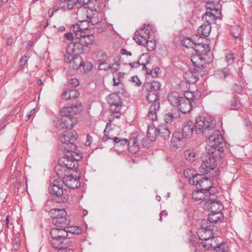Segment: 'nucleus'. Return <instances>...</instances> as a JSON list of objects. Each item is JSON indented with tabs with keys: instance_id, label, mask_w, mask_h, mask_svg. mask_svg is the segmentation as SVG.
<instances>
[{
	"instance_id": "nucleus-29",
	"label": "nucleus",
	"mask_w": 252,
	"mask_h": 252,
	"mask_svg": "<svg viewBox=\"0 0 252 252\" xmlns=\"http://www.w3.org/2000/svg\"><path fill=\"white\" fill-rule=\"evenodd\" d=\"M79 48H82V45L80 43L70 42L68 43V46L66 48V53L68 55L77 54L79 51H77V49H79Z\"/></svg>"
},
{
	"instance_id": "nucleus-48",
	"label": "nucleus",
	"mask_w": 252,
	"mask_h": 252,
	"mask_svg": "<svg viewBox=\"0 0 252 252\" xmlns=\"http://www.w3.org/2000/svg\"><path fill=\"white\" fill-rule=\"evenodd\" d=\"M91 38H92V36L85 35L83 34L81 36L80 41L81 42V45H82L83 43H85L86 45L92 44L93 43V40L91 39Z\"/></svg>"
},
{
	"instance_id": "nucleus-7",
	"label": "nucleus",
	"mask_w": 252,
	"mask_h": 252,
	"mask_svg": "<svg viewBox=\"0 0 252 252\" xmlns=\"http://www.w3.org/2000/svg\"><path fill=\"white\" fill-rule=\"evenodd\" d=\"M152 26L151 25H144L141 29L136 31L133 37V40L139 45L145 46L146 40L151 38L152 35L150 31Z\"/></svg>"
},
{
	"instance_id": "nucleus-28",
	"label": "nucleus",
	"mask_w": 252,
	"mask_h": 252,
	"mask_svg": "<svg viewBox=\"0 0 252 252\" xmlns=\"http://www.w3.org/2000/svg\"><path fill=\"white\" fill-rule=\"evenodd\" d=\"M49 214L50 217L52 218V220L54 219H57V218H59L61 216H67V213L64 209H51L50 210Z\"/></svg>"
},
{
	"instance_id": "nucleus-17",
	"label": "nucleus",
	"mask_w": 252,
	"mask_h": 252,
	"mask_svg": "<svg viewBox=\"0 0 252 252\" xmlns=\"http://www.w3.org/2000/svg\"><path fill=\"white\" fill-rule=\"evenodd\" d=\"M98 7H96L95 5L94 7H89V9L92 12V14L89 13L87 15V17L89 18L88 24L92 25H96L98 24L101 21V15L99 13L97 10Z\"/></svg>"
},
{
	"instance_id": "nucleus-24",
	"label": "nucleus",
	"mask_w": 252,
	"mask_h": 252,
	"mask_svg": "<svg viewBox=\"0 0 252 252\" xmlns=\"http://www.w3.org/2000/svg\"><path fill=\"white\" fill-rule=\"evenodd\" d=\"M158 135L164 139H167L169 138L170 131L168 126L163 124H161L157 126Z\"/></svg>"
},
{
	"instance_id": "nucleus-35",
	"label": "nucleus",
	"mask_w": 252,
	"mask_h": 252,
	"mask_svg": "<svg viewBox=\"0 0 252 252\" xmlns=\"http://www.w3.org/2000/svg\"><path fill=\"white\" fill-rule=\"evenodd\" d=\"M147 136L151 141H155L158 135L157 127L149 126L147 129Z\"/></svg>"
},
{
	"instance_id": "nucleus-13",
	"label": "nucleus",
	"mask_w": 252,
	"mask_h": 252,
	"mask_svg": "<svg viewBox=\"0 0 252 252\" xmlns=\"http://www.w3.org/2000/svg\"><path fill=\"white\" fill-rule=\"evenodd\" d=\"M195 68H193V70H188L184 74V78L186 80L190 83H195L198 80L199 74L201 75H204L207 73V70L204 68V66L199 67L195 66Z\"/></svg>"
},
{
	"instance_id": "nucleus-62",
	"label": "nucleus",
	"mask_w": 252,
	"mask_h": 252,
	"mask_svg": "<svg viewBox=\"0 0 252 252\" xmlns=\"http://www.w3.org/2000/svg\"><path fill=\"white\" fill-rule=\"evenodd\" d=\"M129 81H131L133 84H135L137 86H140L142 84L138 77L136 76L132 77L131 80H130Z\"/></svg>"
},
{
	"instance_id": "nucleus-53",
	"label": "nucleus",
	"mask_w": 252,
	"mask_h": 252,
	"mask_svg": "<svg viewBox=\"0 0 252 252\" xmlns=\"http://www.w3.org/2000/svg\"><path fill=\"white\" fill-rule=\"evenodd\" d=\"M150 87L152 91H156L160 88V84L158 82L154 81L151 83Z\"/></svg>"
},
{
	"instance_id": "nucleus-8",
	"label": "nucleus",
	"mask_w": 252,
	"mask_h": 252,
	"mask_svg": "<svg viewBox=\"0 0 252 252\" xmlns=\"http://www.w3.org/2000/svg\"><path fill=\"white\" fill-rule=\"evenodd\" d=\"M146 99L151 104L148 117L151 120L155 121L157 119V112L160 108L158 95H147Z\"/></svg>"
},
{
	"instance_id": "nucleus-61",
	"label": "nucleus",
	"mask_w": 252,
	"mask_h": 252,
	"mask_svg": "<svg viewBox=\"0 0 252 252\" xmlns=\"http://www.w3.org/2000/svg\"><path fill=\"white\" fill-rule=\"evenodd\" d=\"M226 61L229 64L233 63L234 60V56L232 54H229L226 55L225 58Z\"/></svg>"
},
{
	"instance_id": "nucleus-54",
	"label": "nucleus",
	"mask_w": 252,
	"mask_h": 252,
	"mask_svg": "<svg viewBox=\"0 0 252 252\" xmlns=\"http://www.w3.org/2000/svg\"><path fill=\"white\" fill-rule=\"evenodd\" d=\"M71 246H63L62 248H56V249L58 250L57 252H74L72 249L69 248V247Z\"/></svg>"
},
{
	"instance_id": "nucleus-56",
	"label": "nucleus",
	"mask_w": 252,
	"mask_h": 252,
	"mask_svg": "<svg viewBox=\"0 0 252 252\" xmlns=\"http://www.w3.org/2000/svg\"><path fill=\"white\" fill-rule=\"evenodd\" d=\"M98 64V68L100 70H107L109 69L110 67V64H108L106 61H104V62H101Z\"/></svg>"
},
{
	"instance_id": "nucleus-59",
	"label": "nucleus",
	"mask_w": 252,
	"mask_h": 252,
	"mask_svg": "<svg viewBox=\"0 0 252 252\" xmlns=\"http://www.w3.org/2000/svg\"><path fill=\"white\" fill-rule=\"evenodd\" d=\"M66 232H67V236L69 237L68 236V233H70L71 234H75V226H65Z\"/></svg>"
},
{
	"instance_id": "nucleus-14",
	"label": "nucleus",
	"mask_w": 252,
	"mask_h": 252,
	"mask_svg": "<svg viewBox=\"0 0 252 252\" xmlns=\"http://www.w3.org/2000/svg\"><path fill=\"white\" fill-rule=\"evenodd\" d=\"M75 161L70 159V158L66 156H63L60 158L58 161V164L55 167V170L57 171V173L59 175V167H65L66 169H65L64 172V174H67V172H69L70 170H76L77 172L78 169L75 167V164L74 163Z\"/></svg>"
},
{
	"instance_id": "nucleus-63",
	"label": "nucleus",
	"mask_w": 252,
	"mask_h": 252,
	"mask_svg": "<svg viewBox=\"0 0 252 252\" xmlns=\"http://www.w3.org/2000/svg\"><path fill=\"white\" fill-rule=\"evenodd\" d=\"M29 57L26 55L22 57L20 61V64L21 66H24L28 62Z\"/></svg>"
},
{
	"instance_id": "nucleus-16",
	"label": "nucleus",
	"mask_w": 252,
	"mask_h": 252,
	"mask_svg": "<svg viewBox=\"0 0 252 252\" xmlns=\"http://www.w3.org/2000/svg\"><path fill=\"white\" fill-rule=\"evenodd\" d=\"M62 147H63L64 149V156L70 158V159L75 161L77 163L78 161H79L82 159L81 156L79 158H77L76 157L73 156V153H75V151L77 150V147L74 144V143L62 145Z\"/></svg>"
},
{
	"instance_id": "nucleus-34",
	"label": "nucleus",
	"mask_w": 252,
	"mask_h": 252,
	"mask_svg": "<svg viewBox=\"0 0 252 252\" xmlns=\"http://www.w3.org/2000/svg\"><path fill=\"white\" fill-rule=\"evenodd\" d=\"M50 233L54 234L60 236H62L64 238H71L70 237L67 236V232H66L65 227L58 228H52L50 231Z\"/></svg>"
},
{
	"instance_id": "nucleus-44",
	"label": "nucleus",
	"mask_w": 252,
	"mask_h": 252,
	"mask_svg": "<svg viewBox=\"0 0 252 252\" xmlns=\"http://www.w3.org/2000/svg\"><path fill=\"white\" fill-rule=\"evenodd\" d=\"M92 68V65L90 62H82V65H81L80 68V70L82 72H88L91 71Z\"/></svg>"
},
{
	"instance_id": "nucleus-40",
	"label": "nucleus",
	"mask_w": 252,
	"mask_h": 252,
	"mask_svg": "<svg viewBox=\"0 0 252 252\" xmlns=\"http://www.w3.org/2000/svg\"><path fill=\"white\" fill-rule=\"evenodd\" d=\"M196 38H197V35H194L191 38H186L183 40L182 44L187 48H192V46H194L195 42H196Z\"/></svg>"
},
{
	"instance_id": "nucleus-23",
	"label": "nucleus",
	"mask_w": 252,
	"mask_h": 252,
	"mask_svg": "<svg viewBox=\"0 0 252 252\" xmlns=\"http://www.w3.org/2000/svg\"><path fill=\"white\" fill-rule=\"evenodd\" d=\"M70 223V219L68 218L66 216H61L57 219L52 220V223L58 227H63L68 225Z\"/></svg>"
},
{
	"instance_id": "nucleus-45",
	"label": "nucleus",
	"mask_w": 252,
	"mask_h": 252,
	"mask_svg": "<svg viewBox=\"0 0 252 252\" xmlns=\"http://www.w3.org/2000/svg\"><path fill=\"white\" fill-rule=\"evenodd\" d=\"M122 104L119 103H114V102H110L109 106L110 110L113 113L118 114L121 110Z\"/></svg>"
},
{
	"instance_id": "nucleus-20",
	"label": "nucleus",
	"mask_w": 252,
	"mask_h": 252,
	"mask_svg": "<svg viewBox=\"0 0 252 252\" xmlns=\"http://www.w3.org/2000/svg\"><path fill=\"white\" fill-rule=\"evenodd\" d=\"M180 117V114L178 109L174 108L166 113L163 119L166 124H171L179 119Z\"/></svg>"
},
{
	"instance_id": "nucleus-46",
	"label": "nucleus",
	"mask_w": 252,
	"mask_h": 252,
	"mask_svg": "<svg viewBox=\"0 0 252 252\" xmlns=\"http://www.w3.org/2000/svg\"><path fill=\"white\" fill-rule=\"evenodd\" d=\"M139 61H141V64L146 68V65L150 63L151 57L147 54H143L140 57Z\"/></svg>"
},
{
	"instance_id": "nucleus-52",
	"label": "nucleus",
	"mask_w": 252,
	"mask_h": 252,
	"mask_svg": "<svg viewBox=\"0 0 252 252\" xmlns=\"http://www.w3.org/2000/svg\"><path fill=\"white\" fill-rule=\"evenodd\" d=\"M227 250V245L224 243H221L215 250V252H226Z\"/></svg>"
},
{
	"instance_id": "nucleus-31",
	"label": "nucleus",
	"mask_w": 252,
	"mask_h": 252,
	"mask_svg": "<svg viewBox=\"0 0 252 252\" xmlns=\"http://www.w3.org/2000/svg\"><path fill=\"white\" fill-rule=\"evenodd\" d=\"M220 245L216 239L214 238V234L213 235L212 237H210L207 241L206 243H203L202 247H206L207 249H212L215 250L216 248Z\"/></svg>"
},
{
	"instance_id": "nucleus-2",
	"label": "nucleus",
	"mask_w": 252,
	"mask_h": 252,
	"mask_svg": "<svg viewBox=\"0 0 252 252\" xmlns=\"http://www.w3.org/2000/svg\"><path fill=\"white\" fill-rule=\"evenodd\" d=\"M216 125L215 120L211 116L200 117L194 124V132L207 137V140H209L210 136L216 135V131H219L215 128Z\"/></svg>"
},
{
	"instance_id": "nucleus-55",
	"label": "nucleus",
	"mask_w": 252,
	"mask_h": 252,
	"mask_svg": "<svg viewBox=\"0 0 252 252\" xmlns=\"http://www.w3.org/2000/svg\"><path fill=\"white\" fill-rule=\"evenodd\" d=\"M23 104V103L22 101L20 102L18 104L17 106L16 107H15V108L13 109V110L11 112L10 115L11 116H15L17 114H18L21 110V107Z\"/></svg>"
},
{
	"instance_id": "nucleus-64",
	"label": "nucleus",
	"mask_w": 252,
	"mask_h": 252,
	"mask_svg": "<svg viewBox=\"0 0 252 252\" xmlns=\"http://www.w3.org/2000/svg\"><path fill=\"white\" fill-rule=\"evenodd\" d=\"M120 64L118 62H116L114 63L110 64V67L109 68L112 71H117L119 68Z\"/></svg>"
},
{
	"instance_id": "nucleus-3",
	"label": "nucleus",
	"mask_w": 252,
	"mask_h": 252,
	"mask_svg": "<svg viewBox=\"0 0 252 252\" xmlns=\"http://www.w3.org/2000/svg\"><path fill=\"white\" fill-rule=\"evenodd\" d=\"M192 48L195 52L191 56L192 64L198 67H203L206 63H208L207 54L210 51V47L203 42H195Z\"/></svg>"
},
{
	"instance_id": "nucleus-37",
	"label": "nucleus",
	"mask_w": 252,
	"mask_h": 252,
	"mask_svg": "<svg viewBox=\"0 0 252 252\" xmlns=\"http://www.w3.org/2000/svg\"><path fill=\"white\" fill-rule=\"evenodd\" d=\"M184 138H187L183 133L176 132L173 134V138L171 139V142L173 145L174 147H178L179 146L177 142L180 143Z\"/></svg>"
},
{
	"instance_id": "nucleus-42",
	"label": "nucleus",
	"mask_w": 252,
	"mask_h": 252,
	"mask_svg": "<svg viewBox=\"0 0 252 252\" xmlns=\"http://www.w3.org/2000/svg\"><path fill=\"white\" fill-rule=\"evenodd\" d=\"M228 74V71L226 69H222L216 71L215 76L217 79L221 80L225 79Z\"/></svg>"
},
{
	"instance_id": "nucleus-51",
	"label": "nucleus",
	"mask_w": 252,
	"mask_h": 252,
	"mask_svg": "<svg viewBox=\"0 0 252 252\" xmlns=\"http://www.w3.org/2000/svg\"><path fill=\"white\" fill-rule=\"evenodd\" d=\"M109 96V100H108L109 103L110 104V102H113L114 103H119L122 104V102L119 97V95H108Z\"/></svg>"
},
{
	"instance_id": "nucleus-50",
	"label": "nucleus",
	"mask_w": 252,
	"mask_h": 252,
	"mask_svg": "<svg viewBox=\"0 0 252 252\" xmlns=\"http://www.w3.org/2000/svg\"><path fill=\"white\" fill-rule=\"evenodd\" d=\"M71 0L69 1H63V2H61L60 4V7L64 10H66L67 8L69 10L72 9L73 7L74 4L73 3H71Z\"/></svg>"
},
{
	"instance_id": "nucleus-10",
	"label": "nucleus",
	"mask_w": 252,
	"mask_h": 252,
	"mask_svg": "<svg viewBox=\"0 0 252 252\" xmlns=\"http://www.w3.org/2000/svg\"><path fill=\"white\" fill-rule=\"evenodd\" d=\"M206 202L204 203V208L206 210H211V212H221L222 205L220 201L217 200L215 194L209 193L207 195Z\"/></svg>"
},
{
	"instance_id": "nucleus-30",
	"label": "nucleus",
	"mask_w": 252,
	"mask_h": 252,
	"mask_svg": "<svg viewBox=\"0 0 252 252\" xmlns=\"http://www.w3.org/2000/svg\"><path fill=\"white\" fill-rule=\"evenodd\" d=\"M83 23L86 24L87 23V22L82 21L81 22V25L76 24L73 25L71 28V30L74 32L75 37L77 38H79V36H81L83 34L84 32H83V30H87V28H83L81 27L82 26Z\"/></svg>"
},
{
	"instance_id": "nucleus-32",
	"label": "nucleus",
	"mask_w": 252,
	"mask_h": 252,
	"mask_svg": "<svg viewBox=\"0 0 252 252\" xmlns=\"http://www.w3.org/2000/svg\"><path fill=\"white\" fill-rule=\"evenodd\" d=\"M222 218L223 214L222 212H211V214L208 215V220L207 221L211 223H215Z\"/></svg>"
},
{
	"instance_id": "nucleus-12",
	"label": "nucleus",
	"mask_w": 252,
	"mask_h": 252,
	"mask_svg": "<svg viewBox=\"0 0 252 252\" xmlns=\"http://www.w3.org/2000/svg\"><path fill=\"white\" fill-rule=\"evenodd\" d=\"M50 234L52 238L50 243L55 249L62 248L63 246H73L75 244V241L72 238H64L62 236Z\"/></svg>"
},
{
	"instance_id": "nucleus-22",
	"label": "nucleus",
	"mask_w": 252,
	"mask_h": 252,
	"mask_svg": "<svg viewBox=\"0 0 252 252\" xmlns=\"http://www.w3.org/2000/svg\"><path fill=\"white\" fill-rule=\"evenodd\" d=\"M62 178L63 180H62V182L66 185V186L68 188V189H74L78 187L77 185L74 186L73 184H70V182L74 180V182L77 183L80 178V176H78V178H77V177H74L72 173H70L69 172H67V174L65 173L64 176Z\"/></svg>"
},
{
	"instance_id": "nucleus-4",
	"label": "nucleus",
	"mask_w": 252,
	"mask_h": 252,
	"mask_svg": "<svg viewBox=\"0 0 252 252\" xmlns=\"http://www.w3.org/2000/svg\"><path fill=\"white\" fill-rule=\"evenodd\" d=\"M196 96L200 97V95H191L190 97L186 95H168V100L173 106L178 107L183 113L190 112L192 106L196 103Z\"/></svg>"
},
{
	"instance_id": "nucleus-21",
	"label": "nucleus",
	"mask_w": 252,
	"mask_h": 252,
	"mask_svg": "<svg viewBox=\"0 0 252 252\" xmlns=\"http://www.w3.org/2000/svg\"><path fill=\"white\" fill-rule=\"evenodd\" d=\"M77 138L76 132L75 131L64 132L60 136V140L63 143L62 145L74 143Z\"/></svg>"
},
{
	"instance_id": "nucleus-15",
	"label": "nucleus",
	"mask_w": 252,
	"mask_h": 252,
	"mask_svg": "<svg viewBox=\"0 0 252 252\" xmlns=\"http://www.w3.org/2000/svg\"><path fill=\"white\" fill-rule=\"evenodd\" d=\"M198 186L196 187L198 189L208 194L211 193L209 191L212 187V183L210 178L204 177L201 174L200 180H198Z\"/></svg>"
},
{
	"instance_id": "nucleus-1",
	"label": "nucleus",
	"mask_w": 252,
	"mask_h": 252,
	"mask_svg": "<svg viewBox=\"0 0 252 252\" xmlns=\"http://www.w3.org/2000/svg\"><path fill=\"white\" fill-rule=\"evenodd\" d=\"M78 95H62L63 99L69 102L60 110L62 116L60 126L62 128L71 129L77 124V120L74 115L79 114L83 110L82 103L77 100Z\"/></svg>"
},
{
	"instance_id": "nucleus-11",
	"label": "nucleus",
	"mask_w": 252,
	"mask_h": 252,
	"mask_svg": "<svg viewBox=\"0 0 252 252\" xmlns=\"http://www.w3.org/2000/svg\"><path fill=\"white\" fill-rule=\"evenodd\" d=\"M214 225H208L207 220H203L202 221L201 227L198 229L197 235L199 239L204 241H207L208 239L213 236V231L215 228Z\"/></svg>"
},
{
	"instance_id": "nucleus-43",
	"label": "nucleus",
	"mask_w": 252,
	"mask_h": 252,
	"mask_svg": "<svg viewBox=\"0 0 252 252\" xmlns=\"http://www.w3.org/2000/svg\"><path fill=\"white\" fill-rule=\"evenodd\" d=\"M124 75L125 73H121L120 72L114 75V85L116 86L120 84L122 81V79H124Z\"/></svg>"
},
{
	"instance_id": "nucleus-49",
	"label": "nucleus",
	"mask_w": 252,
	"mask_h": 252,
	"mask_svg": "<svg viewBox=\"0 0 252 252\" xmlns=\"http://www.w3.org/2000/svg\"><path fill=\"white\" fill-rule=\"evenodd\" d=\"M201 174L193 175L192 178H189V182L190 184L195 185L196 187L198 186V180H200Z\"/></svg>"
},
{
	"instance_id": "nucleus-38",
	"label": "nucleus",
	"mask_w": 252,
	"mask_h": 252,
	"mask_svg": "<svg viewBox=\"0 0 252 252\" xmlns=\"http://www.w3.org/2000/svg\"><path fill=\"white\" fill-rule=\"evenodd\" d=\"M94 58L98 63H99L101 62L107 61V56L106 54L103 51H98L94 54Z\"/></svg>"
},
{
	"instance_id": "nucleus-47",
	"label": "nucleus",
	"mask_w": 252,
	"mask_h": 252,
	"mask_svg": "<svg viewBox=\"0 0 252 252\" xmlns=\"http://www.w3.org/2000/svg\"><path fill=\"white\" fill-rule=\"evenodd\" d=\"M113 143L114 145L117 144V147H124L126 144V138H120L116 136H114L113 138Z\"/></svg>"
},
{
	"instance_id": "nucleus-57",
	"label": "nucleus",
	"mask_w": 252,
	"mask_h": 252,
	"mask_svg": "<svg viewBox=\"0 0 252 252\" xmlns=\"http://www.w3.org/2000/svg\"><path fill=\"white\" fill-rule=\"evenodd\" d=\"M79 94L78 92L75 89H68L66 91H64L63 94Z\"/></svg>"
},
{
	"instance_id": "nucleus-58",
	"label": "nucleus",
	"mask_w": 252,
	"mask_h": 252,
	"mask_svg": "<svg viewBox=\"0 0 252 252\" xmlns=\"http://www.w3.org/2000/svg\"><path fill=\"white\" fill-rule=\"evenodd\" d=\"M103 133L104 135L101 138L102 142H105L108 140L109 139H112L111 137L108 136V134L110 133L109 130H107L106 128H105Z\"/></svg>"
},
{
	"instance_id": "nucleus-5",
	"label": "nucleus",
	"mask_w": 252,
	"mask_h": 252,
	"mask_svg": "<svg viewBox=\"0 0 252 252\" xmlns=\"http://www.w3.org/2000/svg\"><path fill=\"white\" fill-rule=\"evenodd\" d=\"M216 135L210 136L209 140H207L208 146L206 148V150L208 151L209 153H211L216 157L219 155L220 158H222L225 145L224 139L220 135V131H216Z\"/></svg>"
},
{
	"instance_id": "nucleus-60",
	"label": "nucleus",
	"mask_w": 252,
	"mask_h": 252,
	"mask_svg": "<svg viewBox=\"0 0 252 252\" xmlns=\"http://www.w3.org/2000/svg\"><path fill=\"white\" fill-rule=\"evenodd\" d=\"M231 109H237L240 106V104L239 103V100H237L236 98H234L231 103Z\"/></svg>"
},
{
	"instance_id": "nucleus-39",
	"label": "nucleus",
	"mask_w": 252,
	"mask_h": 252,
	"mask_svg": "<svg viewBox=\"0 0 252 252\" xmlns=\"http://www.w3.org/2000/svg\"><path fill=\"white\" fill-rule=\"evenodd\" d=\"M83 62L82 58L81 56L76 55L74 57L73 61L71 63L70 66L72 67L73 69H77L80 68Z\"/></svg>"
},
{
	"instance_id": "nucleus-18",
	"label": "nucleus",
	"mask_w": 252,
	"mask_h": 252,
	"mask_svg": "<svg viewBox=\"0 0 252 252\" xmlns=\"http://www.w3.org/2000/svg\"><path fill=\"white\" fill-rule=\"evenodd\" d=\"M138 134L137 132H134L131 134L128 142V149L131 154H135L139 150V145L137 138Z\"/></svg>"
},
{
	"instance_id": "nucleus-26",
	"label": "nucleus",
	"mask_w": 252,
	"mask_h": 252,
	"mask_svg": "<svg viewBox=\"0 0 252 252\" xmlns=\"http://www.w3.org/2000/svg\"><path fill=\"white\" fill-rule=\"evenodd\" d=\"M183 134L186 137H190L194 131V124L191 121H189L187 122V124L183 127L182 129Z\"/></svg>"
},
{
	"instance_id": "nucleus-27",
	"label": "nucleus",
	"mask_w": 252,
	"mask_h": 252,
	"mask_svg": "<svg viewBox=\"0 0 252 252\" xmlns=\"http://www.w3.org/2000/svg\"><path fill=\"white\" fill-rule=\"evenodd\" d=\"M208 194L206 193H204L203 191L200 190V189H198L193 191L192 193V198L193 199L195 200H202L201 203L202 205H204V203L206 202V198H207V195Z\"/></svg>"
},
{
	"instance_id": "nucleus-6",
	"label": "nucleus",
	"mask_w": 252,
	"mask_h": 252,
	"mask_svg": "<svg viewBox=\"0 0 252 252\" xmlns=\"http://www.w3.org/2000/svg\"><path fill=\"white\" fill-rule=\"evenodd\" d=\"M48 192L53 202L57 203L66 202L68 200L69 189L63 188V186L48 187Z\"/></svg>"
},
{
	"instance_id": "nucleus-9",
	"label": "nucleus",
	"mask_w": 252,
	"mask_h": 252,
	"mask_svg": "<svg viewBox=\"0 0 252 252\" xmlns=\"http://www.w3.org/2000/svg\"><path fill=\"white\" fill-rule=\"evenodd\" d=\"M202 163L200 170L204 173H208L214 169L217 165L216 157L207 151V154L202 158Z\"/></svg>"
},
{
	"instance_id": "nucleus-33",
	"label": "nucleus",
	"mask_w": 252,
	"mask_h": 252,
	"mask_svg": "<svg viewBox=\"0 0 252 252\" xmlns=\"http://www.w3.org/2000/svg\"><path fill=\"white\" fill-rule=\"evenodd\" d=\"M184 157L189 162H193L198 158V156L196 152L191 150L186 151L184 152Z\"/></svg>"
},
{
	"instance_id": "nucleus-19",
	"label": "nucleus",
	"mask_w": 252,
	"mask_h": 252,
	"mask_svg": "<svg viewBox=\"0 0 252 252\" xmlns=\"http://www.w3.org/2000/svg\"><path fill=\"white\" fill-rule=\"evenodd\" d=\"M216 3H218V2H215L214 3H213V6L211 7H206V12L202 16V20L204 21H206L207 23L211 24V22H213L217 18V16L213 12L217 11V8L215 6Z\"/></svg>"
},
{
	"instance_id": "nucleus-36",
	"label": "nucleus",
	"mask_w": 252,
	"mask_h": 252,
	"mask_svg": "<svg viewBox=\"0 0 252 252\" xmlns=\"http://www.w3.org/2000/svg\"><path fill=\"white\" fill-rule=\"evenodd\" d=\"M76 5L80 4V5H88L89 7H94V5L96 7H98V2L97 0H77L75 2Z\"/></svg>"
},
{
	"instance_id": "nucleus-41",
	"label": "nucleus",
	"mask_w": 252,
	"mask_h": 252,
	"mask_svg": "<svg viewBox=\"0 0 252 252\" xmlns=\"http://www.w3.org/2000/svg\"><path fill=\"white\" fill-rule=\"evenodd\" d=\"M146 45H147V49L149 51H154L156 47V42L155 37L151 36V38H148L146 40Z\"/></svg>"
},
{
	"instance_id": "nucleus-25",
	"label": "nucleus",
	"mask_w": 252,
	"mask_h": 252,
	"mask_svg": "<svg viewBox=\"0 0 252 252\" xmlns=\"http://www.w3.org/2000/svg\"><path fill=\"white\" fill-rule=\"evenodd\" d=\"M211 30V24L206 22L198 28L197 33L200 36H208L210 33Z\"/></svg>"
}]
</instances>
